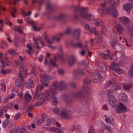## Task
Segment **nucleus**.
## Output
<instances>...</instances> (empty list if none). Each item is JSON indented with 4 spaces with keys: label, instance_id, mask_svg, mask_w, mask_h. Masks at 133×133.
<instances>
[{
    "label": "nucleus",
    "instance_id": "f257e3e1",
    "mask_svg": "<svg viewBox=\"0 0 133 133\" xmlns=\"http://www.w3.org/2000/svg\"><path fill=\"white\" fill-rule=\"evenodd\" d=\"M67 85L63 82H54L52 85L50 86V90H51V93L48 92L49 95L48 99H50L52 97L53 99L52 103L53 105H56L58 103V100L56 97V92L57 89L62 90L65 89Z\"/></svg>",
    "mask_w": 133,
    "mask_h": 133
},
{
    "label": "nucleus",
    "instance_id": "f03ea898",
    "mask_svg": "<svg viewBox=\"0 0 133 133\" xmlns=\"http://www.w3.org/2000/svg\"><path fill=\"white\" fill-rule=\"evenodd\" d=\"M72 8L74 9L75 12H79L81 17L86 19L92 23L95 24L96 26H98L100 25V22L101 21L96 18H95L94 17L90 14L86 12V9L83 8L73 6Z\"/></svg>",
    "mask_w": 133,
    "mask_h": 133
},
{
    "label": "nucleus",
    "instance_id": "7ed1b4c3",
    "mask_svg": "<svg viewBox=\"0 0 133 133\" xmlns=\"http://www.w3.org/2000/svg\"><path fill=\"white\" fill-rule=\"evenodd\" d=\"M106 4V2L101 4L102 8L98 10L99 13L102 14H109L112 17H116L118 15V13L114 6H111L109 9H107L105 7Z\"/></svg>",
    "mask_w": 133,
    "mask_h": 133
},
{
    "label": "nucleus",
    "instance_id": "20e7f679",
    "mask_svg": "<svg viewBox=\"0 0 133 133\" xmlns=\"http://www.w3.org/2000/svg\"><path fill=\"white\" fill-rule=\"evenodd\" d=\"M83 82L84 84L82 88L83 91H82L81 90H80L78 93L74 94L73 96L74 97L78 98L83 97L84 96V93H87L89 90V89L88 87H86L85 85L90 83L91 80L87 78L84 79Z\"/></svg>",
    "mask_w": 133,
    "mask_h": 133
},
{
    "label": "nucleus",
    "instance_id": "39448f33",
    "mask_svg": "<svg viewBox=\"0 0 133 133\" xmlns=\"http://www.w3.org/2000/svg\"><path fill=\"white\" fill-rule=\"evenodd\" d=\"M108 100L109 104L113 107H116L117 104L116 98L113 95H110L108 97Z\"/></svg>",
    "mask_w": 133,
    "mask_h": 133
},
{
    "label": "nucleus",
    "instance_id": "423d86ee",
    "mask_svg": "<svg viewBox=\"0 0 133 133\" xmlns=\"http://www.w3.org/2000/svg\"><path fill=\"white\" fill-rule=\"evenodd\" d=\"M44 38L47 43L51 44L53 43L54 40H56L57 42H59L60 41L58 36H54L52 38L50 39L47 36H45L44 37Z\"/></svg>",
    "mask_w": 133,
    "mask_h": 133
},
{
    "label": "nucleus",
    "instance_id": "0eeeda50",
    "mask_svg": "<svg viewBox=\"0 0 133 133\" xmlns=\"http://www.w3.org/2000/svg\"><path fill=\"white\" fill-rule=\"evenodd\" d=\"M127 110V107L122 103H120L116 111L117 113H121L123 111H125Z\"/></svg>",
    "mask_w": 133,
    "mask_h": 133
},
{
    "label": "nucleus",
    "instance_id": "6e6552de",
    "mask_svg": "<svg viewBox=\"0 0 133 133\" xmlns=\"http://www.w3.org/2000/svg\"><path fill=\"white\" fill-rule=\"evenodd\" d=\"M119 19L120 22L124 25H126L130 22L129 19L124 16L122 17L119 18Z\"/></svg>",
    "mask_w": 133,
    "mask_h": 133
},
{
    "label": "nucleus",
    "instance_id": "1a4fd4ad",
    "mask_svg": "<svg viewBox=\"0 0 133 133\" xmlns=\"http://www.w3.org/2000/svg\"><path fill=\"white\" fill-rule=\"evenodd\" d=\"M61 114L62 117L64 118H69L71 116L68 113V111L65 109L62 110Z\"/></svg>",
    "mask_w": 133,
    "mask_h": 133
},
{
    "label": "nucleus",
    "instance_id": "9d476101",
    "mask_svg": "<svg viewBox=\"0 0 133 133\" xmlns=\"http://www.w3.org/2000/svg\"><path fill=\"white\" fill-rule=\"evenodd\" d=\"M30 17H28V18L26 21V22L28 24H30L32 26V28L33 30L35 31H38L39 30V28L37 27L36 26L34 25V22L31 20L30 19Z\"/></svg>",
    "mask_w": 133,
    "mask_h": 133
},
{
    "label": "nucleus",
    "instance_id": "9b49d317",
    "mask_svg": "<svg viewBox=\"0 0 133 133\" xmlns=\"http://www.w3.org/2000/svg\"><path fill=\"white\" fill-rule=\"evenodd\" d=\"M41 81L42 83L44 84V82H49V80L50 78V76L45 75H41Z\"/></svg>",
    "mask_w": 133,
    "mask_h": 133
},
{
    "label": "nucleus",
    "instance_id": "f8f14e48",
    "mask_svg": "<svg viewBox=\"0 0 133 133\" xmlns=\"http://www.w3.org/2000/svg\"><path fill=\"white\" fill-rule=\"evenodd\" d=\"M33 39L36 43L35 44H34V46L35 47L37 48L38 49H41L40 47L39 46L38 43V41L40 42L42 46H45V44L44 42L43 41L40 40L39 39H37L36 40L34 37H33Z\"/></svg>",
    "mask_w": 133,
    "mask_h": 133
},
{
    "label": "nucleus",
    "instance_id": "ddd939ff",
    "mask_svg": "<svg viewBox=\"0 0 133 133\" xmlns=\"http://www.w3.org/2000/svg\"><path fill=\"white\" fill-rule=\"evenodd\" d=\"M51 90H50V89L49 91H46V94L43 93H42L39 95L38 98L39 99H41L42 98L45 99L46 98H47L48 99V98L49 97V95L48 94V92H49L50 93H51Z\"/></svg>",
    "mask_w": 133,
    "mask_h": 133
},
{
    "label": "nucleus",
    "instance_id": "4468645a",
    "mask_svg": "<svg viewBox=\"0 0 133 133\" xmlns=\"http://www.w3.org/2000/svg\"><path fill=\"white\" fill-rule=\"evenodd\" d=\"M133 7V5L131 3H127L124 6V10L129 13L130 11V9Z\"/></svg>",
    "mask_w": 133,
    "mask_h": 133
},
{
    "label": "nucleus",
    "instance_id": "2eb2a0df",
    "mask_svg": "<svg viewBox=\"0 0 133 133\" xmlns=\"http://www.w3.org/2000/svg\"><path fill=\"white\" fill-rule=\"evenodd\" d=\"M101 72L98 73H95L94 74V76L95 78L94 79V83L97 82L98 79L99 80H101L102 77L100 76Z\"/></svg>",
    "mask_w": 133,
    "mask_h": 133
},
{
    "label": "nucleus",
    "instance_id": "dca6fc26",
    "mask_svg": "<svg viewBox=\"0 0 133 133\" xmlns=\"http://www.w3.org/2000/svg\"><path fill=\"white\" fill-rule=\"evenodd\" d=\"M81 30L79 29H75L74 31V36L77 40L79 39Z\"/></svg>",
    "mask_w": 133,
    "mask_h": 133
},
{
    "label": "nucleus",
    "instance_id": "f3484780",
    "mask_svg": "<svg viewBox=\"0 0 133 133\" xmlns=\"http://www.w3.org/2000/svg\"><path fill=\"white\" fill-rule=\"evenodd\" d=\"M46 7L47 11L49 12H52L54 10V7L50 2H48L47 3Z\"/></svg>",
    "mask_w": 133,
    "mask_h": 133
},
{
    "label": "nucleus",
    "instance_id": "a211bd4d",
    "mask_svg": "<svg viewBox=\"0 0 133 133\" xmlns=\"http://www.w3.org/2000/svg\"><path fill=\"white\" fill-rule=\"evenodd\" d=\"M105 121L107 122V124L109 123L110 124H111L113 126H115L114 119L112 117L110 116L106 118L105 119Z\"/></svg>",
    "mask_w": 133,
    "mask_h": 133
},
{
    "label": "nucleus",
    "instance_id": "6ab92c4d",
    "mask_svg": "<svg viewBox=\"0 0 133 133\" xmlns=\"http://www.w3.org/2000/svg\"><path fill=\"white\" fill-rule=\"evenodd\" d=\"M48 130L51 131L55 132L58 133H61L63 131L62 129H59L58 128L55 127H51L49 128Z\"/></svg>",
    "mask_w": 133,
    "mask_h": 133
},
{
    "label": "nucleus",
    "instance_id": "aec40b11",
    "mask_svg": "<svg viewBox=\"0 0 133 133\" xmlns=\"http://www.w3.org/2000/svg\"><path fill=\"white\" fill-rule=\"evenodd\" d=\"M84 74V72L83 70L78 69L74 72V76L75 77H77V75L83 76Z\"/></svg>",
    "mask_w": 133,
    "mask_h": 133
},
{
    "label": "nucleus",
    "instance_id": "412c9836",
    "mask_svg": "<svg viewBox=\"0 0 133 133\" xmlns=\"http://www.w3.org/2000/svg\"><path fill=\"white\" fill-rule=\"evenodd\" d=\"M71 45L74 48H82L83 44L81 42H78L76 44L74 43H71Z\"/></svg>",
    "mask_w": 133,
    "mask_h": 133
},
{
    "label": "nucleus",
    "instance_id": "4be33fe9",
    "mask_svg": "<svg viewBox=\"0 0 133 133\" xmlns=\"http://www.w3.org/2000/svg\"><path fill=\"white\" fill-rule=\"evenodd\" d=\"M43 84V85H39L37 86L36 89V91L35 93L36 96H37L38 95L39 92L41 91L42 89L44 88V84Z\"/></svg>",
    "mask_w": 133,
    "mask_h": 133
},
{
    "label": "nucleus",
    "instance_id": "5701e85b",
    "mask_svg": "<svg viewBox=\"0 0 133 133\" xmlns=\"http://www.w3.org/2000/svg\"><path fill=\"white\" fill-rule=\"evenodd\" d=\"M116 28L119 34H121L123 31L124 30L123 28L121 25L119 24L117 25L116 26Z\"/></svg>",
    "mask_w": 133,
    "mask_h": 133
},
{
    "label": "nucleus",
    "instance_id": "b1692460",
    "mask_svg": "<svg viewBox=\"0 0 133 133\" xmlns=\"http://www.w3.org/2000/svg\"><path fill=\"white\" fill-rule=\"evenodd\" d=\"M46 117L45 115L44 114L42 117V119H38L37 121V123L38 125H40L43 123V121L45 120V118Z\"/></svg>",
    "mask_w": 133,
    "mask_h": 133
},
{
    "label": "nucleus",
    "instance_id": "393cba45",
    "mask_svg": "<svg viewBox=\"0 0 133 133\" xmlns=\"http://www.w3.org/2000/svg\"><path fill=\"white\" fill-rule=\"evenodd\" d=\"M3 60H2L1 63L2 64L3 66L4 67L5 66V64L4 62L6 64V65H8L9 64V61L7 57H3Z\"/></svg>",
    "mask_w": 133,
    "mask_h": 133
},
{
    "label": "nucleus",
    "instance_id": "a878e982",
    "mask_svg": "<svg viewBox=\"0 0 133 133\" xmlns=\"http://www.w3.org/2000/svg\"><path fill=\"white\" fill-rule=\"evenodd\" d=\"M123 89L125 90H129L133 88V85L131 84H124L123 85Z\"/></svg>",
    "mask_w": 133,
    "mask_h": 133
},
{
    "label": "nucleus",
    "instance_id": "bb28decb",
    "mask_svg": "<svg viewBox=\"0 0 133 133\" xmlns=\"http://www.w3.org/2000/svg\"><path fill=\"white\" fill-rule=\"evenodd\" d=\"M119 67V65L116 63H112L111 66L110 67L111 69L115 71L116 69Z\"/></svg>",
    "mask_w": 133,
    "mask_h": 133
},
{
    "label": "nucleus",
    "instance_id": "cd10ccee",
    "mask_svg": "<svg viewBox=\"0 0 133 133\" xmlns=\"http://www.w3.org/2000/svg\"><path fill=\"white\" fill-rule=\"evenodd\" d=\"M55 120L53 119H48L47 120L46 125L49 126L55 122Z\"/></svg>",
    "mask_w": 133,
    "mask_h": 133
},
{
    "label": "nucleus",
    "instance_id": "c85d7f7f",
    "mask_svg": "<svg viewBox=\"0 0 133 133\" xmlns=\"http://www.w3.org/2000/svg\"><path fill=\"white\" fill-rule=\"evenodd\" d=\"M19 127H16L12 129L10 133H17L19 131Z\"/></svg>",
    "mask_w": 133,
    "mask_h": 133
},
{
    "label": "nucleus",
    "instance_id": "c756f323",
    "mask_svg": "<svg viewBox=\"0 0 133 133\" xmlns=\"http://www.w3.org/2000/svg\"><path fill=\"white\" fill-rule=\"evenodd\" d=\"M75 59L74 58H70L69 59L68 62V64L69 66H72L75 63Z\"/></svg>",
    "mask_w": 133,
    "mask_h": 133
},
{
    "label": "nucleus",
    "instance_id": "7c9ffc66",
    "mask_svg": "<svg viewBox=\"0 0 133 133\" xmlns=\"http://www.w3.org/2000/svg\"><path fill=\"white\" fill-rule=\"evenodd\" d=\"M11 11L10 12L11 15L13 17H16V15L17 12V10L15 8H12L11 9Z\"/></svg>",
    "mask_w": 133,
    "mask_h": 133
},
{
    "label": "nucleus",
    "instance_id": "2f4dec72",
    "mask_svg": "<svg viewBox=\"0 0 133 133\" xmlns=\"http://www.w3.org/2000/svg\"><path fill=\"white\" fill-rule=\"evenodd\" d=\"M27 47L29 49V50H27L26 51L28 53L29 55H31V51L32 50L33 48L31 46V45L29 44H28L27 45Z\"/></svg>",
    "mask_w": 133,
    "mask_h": 133
},
{
    "label": "nucleus",
    "instance_id": "473e14b6",
    "mask_svg": "<svg viewBox=\"0 0 133 133\" xmlns=\"http://www.w3.org/2000/svg\"><path fill=\"white\" fill-rule=\"evenodd\" d=\"M89 30L91 32L93 33L95 35H98V32L96 31V28L95 27L90 28Z\"/></svg>",
    "mask_w": 133,
    "mask_h": 133
},
{
    "label": "nucleus",
    "instance_id": "72a5a7b5",
    "mask_svg": "<svg viewBox=\"0 0 133 133\" xmlns=\"http://www.w3.org/2000/svg\"><path fill=\"white\" fill-rule=\"evenodd\" d=\"M32 98L31 96L29 94H26L25 95V98L27 101H30Z\"/></svg>",
    "mask_w": 133,
    "mask_h": 133
},
{
    "label": "nucleus",
    "instance_id": "f704fd0d",
    "mask_svg": "<svg viewBox=\"0 0 133 133\" xmlns=\"http://www.w3.org/2000/svg\"><path fill=\"white\" fill-rule=\"evenodd\" d=\"M117 42L116 40L113 39L111 42V45L113 48H115V46L117 44Z\"/></svg>",
    "mask_w": 133,
    "mask_h": 133
},
{
    "label": "nucleus",
    "instance_id": "c9c22d12",
    "mask_svg": "<svg viewBox=\"0 0 133 133\" xmlns=\"http://www.w3.org/2000/svg\"><path fill=\"white\" fill-rule=\"evenodd\" d=\"M21 81L19 79H17L16 81L15 84L16 86L17 87H20L21 85Z\"/></svg>",
    "mask_w": 133,
    "mask_h": 133
},
{
    "label": "nucleus",
    "instance_id": "e433bc0d",
    "mask_svg": "<svg viewBox=\"0 0 133 133\" xmlns=\"http://www.w3.org/2000/svg\"><path fill=\"white\" fill-rule=\"evenodd\" d=\"M131 67L129 70V74L131 77H132L133 76V63L131 65Z\"/></svg>",
    "mask_w": 133,
    "mask_h": 133
},
{
    "label": "nucleus",
    "instance_id": "4c0bfd02",
    "mask_svg": "<svg viewBox=\"0 0 133 133\" xmlns=\"http://www.w3.org/2000/svg\"><path fill=\"white\" fill-rule=\"evenodd\" d=\"M8 46L6 42H2L1 44V47L2 49L6 48Z\"/></svg>",
    "mask_w": 133,
    "mask_h": 133
},
{
    "label": "nucleus",
    "instance_id": "58836bf2",
    "mask_svg": "<svg viewBox=\"0 0 133 133\" xmlns=\"http://www.w3.org/2000/svg\"><path fill=\"white\" fill-rule=\"evenodd\" d=\"M100 63L101 64H102L103 65L102 67L100 66L101 67L102 70L103 71H106L107 70V68L106 65H105L104 63L102 62H101Z\"/></svg>",
    "mask_w": 133,
    "mask_h": 133
},
{
    "label": "nucleus",
    "instance_id": "ea45409f",
    "mask_svg": "<svg viewBox=\"0 0 133 133\" xmlns=\"http://www.w3.org/2000/svg\"><path fill=\"white\" fill-rule=\"evenodd\" d=\"M115 71L119 74H123L124 72L123 70L122 69L119 67L116 69Z\"/></svg>",
    "mask_w": 133,
    "mask_h": 133
},
{
    "label": "nucleus",
    "instance_id": "a19ab883",
    "mask_svg": "<svg viewBox=\"0 0 133 133\" xmlns=\"http://www.w3.org/2000/svg\"><path fill=\"white\" fill-rule=\"evenodd\" d=\"M14 30L17 31L20 33L22 34V31L21 28L19 26H16L15 27V29Z\"/></svg>",
    "mask_w": 133,
    "mask_h": 133
},
{
    "label": "nucleus",
    "instance_id": "79ce46f5",
    "mask_svg": "<svg viewBox=\"0 0 133 133\" xmlns=\"http://www.w3.org/2000/svg\"><path fill=\"white\" fill-rule=\"evenodd\" d=\"M120 88L121 87L119 85H115L112 87V89H113V90L115 91L118 90H119Z\"/></svg>",
    "mask_w": 133,
    "mask_h": 133
},
{
    "label": "nucleus",
    "instance_id": "37998d69",
    "mask_svg": "<svg viewBox=\"0 0 133 133\" xmlns=\"http://www.w3.org/2000/svg\"><path fill=\"white\" fill-rule=\"evenodd\" d=\"M9 123V121L8 119L5 120L3 124V127L5 128L8 125Z\"/></svg>",
    "mask_w": 133,
    "mask_h": 133
},
{
    "label": "nucleus",
    "instance_id": "c03bdc74",
    "mask_svg": "<svg viewBox=\"0 0 133 133\" xmlns=\"http://www.w3.org/2000/svg\"><path fill=\"white\" fill-rule=\"evenodd\" d=\"M5 23L7 25H8L10 26H11L12 25V23L10 22L8 19L7 18H6L4 21Z\"/></svg>",
    "mask_w": 133,
    "mask_h": 133
},
{
    "label": "nucleus",
    "instance_id": "a18cd8bd",
    "mask_svg": "<svg viewBox=\"0 0 133 133\" xmlns=\"http://www.w3.org/2000/svg\"><path fill=\"white\" fill-rule=\"evenodd\" d=\"M55 60L53 59H51L50 63V64L54 66H56V64L55 62V61H56L57 60L56 58H55Z\"/></svg>",
    "mask_w": 133,
    "mask_h": 133
},
{
    "label": "nucleus",
    "instance_id": "49530a36",
    "mask_svg": "<svg viewBox=\"0 0 133 133\" xmlns=\"http://www.w3.org/2000/svg\"><path fill=\"white\" fill-rule=\"evenodd\" d=\"M29 85L31 88H33L34 86L33 81L31 79H30L29 82Z\"/></svg>",
    "mask_w": 133,
    "mask_h": 133
},
{
    "label": "nucleus",
    "instance_id": "de8ad7c7",
    "mask_svg": "<svg viewBox=\"0 0 133 133\" xmlns=\"http://www.w3.org/2000/svg\"><path fill=\"white\" fill-rule=\"evenodd\" d=\"M89 133H95L93 127L92 125L90 126V127Z\"/></svg>",
    "mask_w": 133,
    "mask_h": 133
},
{
    "label": "nucleus",
    "instance_id": "09e8293b",
    "mask_svg": "<svg viewBox=\"0 0 133 133\" xmlns=\"http://www.w3.org/2000/svg\"><path fill=\"white\" fill-rule=\"evenodd\" d=\"M116 82V80L115 79L112 80V81H109V83H107L106 85V87H108L110 86V85L112 84V83H115Z\"/></svg>",
    "mask_w": 133,
    "mask_h": 133
},
{
    "label": "nucleus",
    "instance_id": "8fccbe9b",
    "mask_svg": "<svg viewBox=\"0 0 133 133\" xmlns=\"http://www.w3.org/2000/svg\"><path fill=\"white\" fill-rule=\"evenodd\" d=\"M6 87L5 85L3 82L1 84V90L3 92H4L6 90Z\"/></svg>",
    "mask_w": 133,
    "mask_h": 133
},
{
    "label": "nucleus",
    "instance_id": "3c124183",
    "mask_svg": "<svg viewBox=\"0 0 133 133\" xmlns=\"http://www.w3.org/2000/svg\"><path fill=\"white\" fill-rule=\"evenodd\" d=\"M102 57L104 58H107L108 57V55L107 54L104 53H100L99 54Z\"/></svg>",
    "mask_w": 133,
    "mask_h": 133
},
{
    "label": "nucleus",
    "instance_id": "603ef678",
    "mask_svg": "<svg viewBox=\"0 0 133 133\" xmlns=\"http://www.w3.org/2000/svg\"><path fill=\"white\" fill-rule=\"evenodd\" d=\"M65 15L64 14H60L59 17H57V20H59L65 17Z\"/></svg>",
    "mask_w": 133,
    "mask_h": 133
},
{
    "label": "nucleus",
    "instance_id": "864d4df0",
    "mask_svg": "<svg viewBox=\"0 0 133 133\" xmlns=\"http://www.w3.org/2000/svg\"><path fill=\"white\" fill-rule=\"evenodd\" d=\"M12 106V102L9 103L7 104L6 108L8 109H11Z\"/></svg>",
    "mask_w": 133,
    "mask_h": 133
},
{
    "label": "nucleus",
    "instance_id": "5fc2aeb1",
    "mask_svg": "<svg viewBox=\"0 0 133 133\" xmlns=\"http://www.w3.org/2000/svg\"><path fill=\"white\" fill-rule=\"evenodd\" d=\"M128 99L126 95H124L122 97V100L124 102H126L128 101Z\"/></svg>",
    "mask_w": 133,
    "mask_h": 133
},
{
    "label": "nucleus",
    "instance_id": "6e6d98bb",
    "mask_svg": "<svg viewBox=\"0 0 133 133\" xmlns=\"http://www.w3.org/2000/svg\"><path fill=\"white\" fill-rule=\"evenodd\" d=\"M59 109L57 107L55 108L54 109V111L56 114H58L59 112Z\"/></svg>",
    "mask_w": 133,
    "mask_h": 133
},
{
    "label": "nucleus",
    "instance_id": "4d7b16f0",
    "mask_svg": "<svg viewBox=\"0 0 133 133\" xmlns=\"http://www.w3.org/2000/svg\"><path fill=\"white\" fill-rule=\"evenodd\" d=\"M21 116V114L19 113H17L15 116L14 119L16 120L19 119Z\"/></svg>",
    "mask_w": 133,
    "mask_h": 133
},
{
    "label": "nucleus",
    "instance_id": "13d9d810",
    "mask_svg": "<svg viewBox=\"0 0 133 133\" xmlns=\"http://www.w3.org/2000/svg\"><path fill=\"white\" fill-rule=\"evenodd\" d=\"M19 129H20L19 131V133H25L26 131L25 130L24 128H20L19 127Z\"/></svg>",
    "mask_w": 133,
    "mask_h": 133
},
{
    "label": "nucleus",
    "instance_id": "bf43d9fd",
    "mask_svg": "<svg viewBox=\"0 0 133 133\" xmlns=\"http://www.w3.org/2000/svg\"><path fill=\"white\" fill-rule=\"evenodd\" d=\"M108 95V97H109L110 95H111L113 93V91L111 90H107Z\"/></svg>",
    "mask_w": 133,
    "mask_h": 133
},
{
    "label": "nucleus",
    "instance_id": "052dcab7",
    "mask_svg": "<svg viewBox=\"0 0 133 133\" xmlns=\"http://www.w3.org/2000/svg\"><path fill=\"white\" fill-rule=\"evenodd\" d=\"M71 32V29L70 28H68L65 31V34H70Z\"/></svg>",
    "mask_w": 133,
    "mask_h": 133
},
{
    "label": "nucleus",
    "instance_id": "680f3d73",
    "mask_svg": "<svg viewBox=\"0 0 133 133\" xmlns=\"http://www.w3.org/2000/svg\"><path fill=\"white\" fill-rule=\"evenodd\" d=\"M69 84L70 86L74 88L76 86V84L75 82H70Z\"/></svg>",
    "mask_w": 133,
    "mask_h": 133
},
{
    "label": "nucleus",
    "instance_id": "e2e57ef3",
    "mask_svg": "<svg viewBox=\"0 0 133 133\" xmlns=\"http://www.w3.org/2000/svg\"><path fill=\"white\" fill-rule=\"evenodd\" d=\"M41 103L39 102H36L34 104V106L35 107H36L39 106L41 105Z\"/></svg>",
    "mask_w": 133,
    "mask_h": 133
},
{
    "label": "nucleus",
    "instance_id": "0e129e2a",
    "mask_svg": "<svg viewBox=\"0 0 133 133\" xmlns=\"http://www.w3.org/2000/svg\"><path fill=\"white\" fill-rule=\"evenodd\" d=\"M9 52L11 55H13L15 54V52L14 50L11 49L9 51Z\"/></svg>",
    "mask_w": 133,
    "mask_h": 133
},
{
    "label": "nucleus",
    "instance_id": "69168bd1",
    "mask_svg": "<svg viewBox=\"0 0 133 133\" xmlns=\"http://www.w3.org/2000/svg\"><path fill=\"white\" fill-rule=\"evenodd\" d=\"M5 8L2 6H0V11H5Z\"/></svg>",
    "mask_w": 133,
    "mask_h": 133
},
{
    "label": "nucleus",
    "instance_id": "338daca9",
    "mask_svg": "<svg viewBox=\"0 0 133 133\" xmlns=\"http://www.w3.org/2000/svg\"><path fill=\"white\" fill-rule=\"evenodd\" d=\"M58 72L60 74H62L64 73V71L62 69H59L58 70Z\"/></svg>",
    "mask_w": 133,
    "mask_h": 133
},
{
    "label": "nucleus",
    "instance_id": "774afa93",
    "mask_svg": "<svg viewBox=\"0 0 133 133\" xmlns=\"http://www.w3.org/2000/svg\"><path fill=\"white\" fill-rule=\"evenodd\" d=\"M102 43V41L101 39H99L96 42V43L97 44L99 45Z\"/></svg>",
    "mask_w": 133,
    "mask_h": 133
}]
</instances>
